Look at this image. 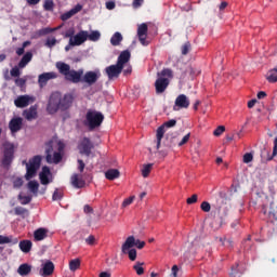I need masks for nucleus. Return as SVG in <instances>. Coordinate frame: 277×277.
I'll use <instances>...</instances> for the list:
<instances>
[{
  "instance_id": "1",
  "label": "nucleus",
  "mask_w": 277,
  "mask_h": 277,
  "mask_svg": "<svg viewBox=\"0 0 277 277\" xmlns=\"http://www.w3.org/2000/svg\"><path fill=\"white\" fill-rule=\"evenodd\" d=\"M131 52L129 50L122 51L118 57L116 65H110L106 67V75L108 79H118L120 77V72L124 75H131Z\"/></svg>"
},
{
  "instance_id": "2",
  "label": "nucleus",
  "mask_w": 277,
  "mask_h": 277,
  "mask_svg": "<svg viewBox=\"0 0 277 277\" xmlns=\"http://www.w3.org/2000/svg\"><path fill=\"white\" fill-rule=\"evenodd\" d=\"M72 106V95L65 94L62 95L60 92H54L51 94L49 98V103L47 106L48 114H57V111H66V109H70Z\"/></svg>"
},
{
  "instance_id": "3",
  "label": "nucleus",
  "mask_w": 277,
  "mask_h": 277,
  "mask_svg": "<svg viewBox=\"0 0 277 277\" xmlns=\"http://www.w3.org/2000/svg\"><path fill=\"white\" fill-rule=\"evenodd\" d=\"M64 151V144L57 137H53L45 148L47 162L48 163H60L62 161V153Z\"/></svg>"
},
{
  "instance_id": "4",
  "label": "nucleus",
  "mask_w": 277,
  "mask_h": 277,
  "mask_svg": "<svg viewBox=\"0 0 277 277\" xmlns=\"http://www.w3.org/2000/svg\"><path fill=\"white\" fill-rule=\"evenodd\" d=\"M172 79V69H163L158 72V78L155 82L156 92L161 94L166 92L168 85H170V80Z\"/></svg>"
},
{
  "instance_id": "5",
  "label": "nucleus",
  "mask_w": 277,
  "mask_h": 277,
  "mask_svg": "<svg viewBox=\"0 0 277 277\" xmlns=\"http://www.w3.org/2000/svg\"><path fill=\"white\" fill-rule=\"evenodd\" d=\"M103 120H105L103 113L97 110H88L85 116V127H89V129H97V127L103 124Z\"/></svg>"
},
{
  "instance_id": "6",
  "label": "nucleus",
  "mask_w": 277,
  "mask_h": 277,
  "mask_svg": "<svg viewBox=\"0 0 277 277\" xmlns=\"http://www.w3.org/2000/svg\"><path fill=\"white\" fill-rule=\"evenodd\" d=\"M41 161L42 159L40 156H35L28 162H23L26 166V181H31V179H35V176L38 174V170H40Z\"/></svg>"
},
{
  "instance_id": "7",
  "label": "nucleus",
  "mask_w": 277,
  "mask_h": 277,
  "mask_svg": "<svg viewBox=\"0 0 277 277\" xmlns=\"http://www.w3.org/2000/svg\"><path fill=\"white\" fill-rule=\"evenodd\" d=\"M65 38H69L70 44L74 47H81L88 40V30H81L75 35V29L70 28L66 31Z\"/></svg>"
},
{
  "instance_id": "8",
  "label": "nucleus",
  "mask_w": 277,
  "mask_h": 277,
  "mask_svg": "<svg viewBox=\"0 0 277 277\" xmlns=\"http://www.w3.org/2000/svg\"><path fill=\"white\" fill-rule=\"evenodd\" d=\"M172 127H176V120L175 119H171V120L164 122L161 127H159L157 129V133H156V140H157L156 148H157V150H159V148L161 146V140H163V135L166 134V129H172Z\"/></svg>"
},
{
  "instance_id": "9",
  "label": "nucleus",
  "mask_w": 277,
  "mask_h": 277,
  "mask_svg": "<svg viewBox=\"0 0 277 277\" xmlns=\"http://www.w3.org/2000/svg\"><path fill=\"white\" fill-rule=\"evenodd\" d=\"M3 159H2V163L3 166H10V163H12V160L14 159V144L5 142L3 144Z\"/></svg>"
},
{
  "instance_id": "10",
  "label": "nucleus",
  "mask_w": 277,
  "mask_h": 277,
  "mask_svg": "<svg viewBox=\"0 0 277 277\" xmlns=\"http://www.w3.org/2000/svg\"><path fill=\"white\" fill-rule=\"evenodd\" d=\"M101 79V71H87L84 75H82V83H88V85H94Z\"/></svg>"
},
{
  "instance_id": "11",
  "label": "nucleus",
  "mask_w": 277,
  "mask_h": 277,
  "mask_svg": "<svg viewBox=\"0 0 277 277\" xmlns=\"http://www.w3.org/2000/svg\"><path fill=\"white\" fill-rule=\"evenodd\" d=\"M36 97L31 95H21L16 100H14L15 107H18L21 109L25 107H29L31 103H35Z\"/></svg>"
},
{
  "instance_id": "12",
  "label": "nucleus",
  "mask_w": 277,
  "mask_h": 277,
  "mask_svg": "<svg viewBox=\"0 0 277 277\" xmlns=\"http://www.w3.org/2000/svg\"><path fill=\"white\" fill-rule=\"evenodd\" d=\"M189 107V97L185 94H180L175 98V103L173 106L174 111H180V109H187Z\"/></svg>"
},
{
  "instance_id": "13",
  "label": "nucleus",
  "mask_w": 277,
  "mask_h": 277,
  "mask_svg": "<svg viewBox=\"0 0 277 277\" xmlns=\"http://www.w3.org/2000/svg\"><path fill=\"white\" fill-rule=\"evenodd\" d=\"M39 179L41 185H49V183H53V173H51V169H49V167H43L39 173Z\"/></svg>"
},
{
  "instance_id": "14",
  "label": "nucleus",
  "mask_w": 277,
  "mask_h": 277,
  "mask_svg": "<svg viewBox=\"0 0 277 277\" xmlns=\"http://www.w3.org/2000/svg\"><path fill=\"white\" fill-rule=\"evenodd\" d=\"M147 36H148V25L146 24L138 25L137 37L141 44H143V47H148V41H146Z\"/></svg>"
},
{
  "instance_id": "15",
  "label": "nucleus",
  "mask_w": 277,
  "mask_h": 277,
  "mask_svg": "<svg viewBox=\"0 0 277 277\" xmlns=\"http://www.w3.org/2000/svg\"><path fill=\"white\" fill-rule=\"evenodd\" d=\"M83 69H79L78 71L75 69H70L69 74L65 76L67 81H71V83H79L82 81Z\"/></svg>"
},
{
  "instance_id": "16",
  "label": "nucleus",
  "mask_w": 277,
  "mask_h": 277,
  "mask_svg": "<svg viewBox=\"0 0 277 277\" xmlns=\"http://www.w3.org/2000/svg\"><path fill=\"white\" fill-rule=\"evenodd\" d=\"M78 150L80 155H87V157H89L92 150V143L90 142V138H82L78 145Z\"/></svg>"
},
{
  "instance_id": "17",
  "label": "nucleus",
  "mask_w": 277,
  "mask_h": 277,
  "mask_svg": "<svg viewBox=\"0 0 277 277\" xmlns=\"http://www.w3.org/2000/svg\"><path fill=\"white\" fill-rule=\"evenodd\" d=\"M51 79H57V74L55 71L39 75L38 83L40 88H44V85H47L48 81H51Z\"/></svg>"
},
{
  "instance_id": "18",
  "label": "nucleus",
  "mask_w": 277,
  "mask_h": 277,
  "mask_svg": "<svg viewBox=\"0 0 277 277\" xmlns=\"http://www.w3.org/2000/svg\"><path fill=\"white\" fill-rule=\"evenodd\" d=\"M55 272V264L51 261H47L42 264V267L39 272L40 276H51Z\"/></svg>"
},
{
  "instance_id": "19",
  "label": "nucleus",
  "mask_w": 277,
  "mask_h": 277,
  "mask_svg": "<svg viewBox=\"0 0 277 277\" xmlns=\"http://www.w3.org/2000/svg\"><path fill=\"white\" fill-rule=\"evenodd\" d=\"M10 131L12 133H18L23 129V118L15 117L9 123Z\"/></svg>"
},
{
  "instance_id": "20",
  "label": "nucleus",
  "mask_w": 277,
  "mask_h": 277,
  "mask_svg": "<svg viewBox=\"0 0 277 277\" xmlns=\"http://www.w3.org/2000/svg\"><path fill=\"white\" fill-rule=\"evenodd\" d=\"M23 116L29 121L31 122V120H36V118H38V106L34 105L30 106L28 109H25L23 111Z\"/></svg>"
},
{
  "instance_id": "21",
  "label": "nucleus",
  "mask_w": 277,
  "mask_h": 277,
  "mask_svg": "<svg viewBox=\"0 0 277 277\" xmlns=\"http://www.w3.org/2000/svg\"><path fill=\"white\" fill-rule=\"evenodd\" d=\"M71 185L76 187V189H81V187H85V181L83 180V175L74 173L71 175Z\"/></svg>"
},
{
  "instance_id": "22",
  "label": "nucleus",
  "mask_w": 277,
  "mask_h": 277,
  "mask_svg": "<svg viewBox=\"0 0 277 277\" xmlns=\"http://www.w3.org/2000/svg\"><path fill=\"white\" fill-rule=\"evenodd\" d=\"M136 239L133 236H130L126 239L124 243L121 247V252L123 254H127L128 250H131V248H134Z\"/></svg>"
},
{
  "instance_id": "23",
  "label": "nucleus",
  "mask_w": 277,
  "mask_h": 277,
  "mask_svg": "<svg viewBox=\"0 0 277 277\" xmlns=\"http://www.w3.org/2000/svg\"><path fill=\"white\" fill-rule=\"evenodd\" d=\"M81 4L76 5L74 9L62 15V21H68V18H72V16H75V14H78V12H81Z\"/></svg>"
},
{
  "instance_id": "24",
  "label": "nucleus",
  "mask_w": 277,
  "mask_h": 277,
  "mask_svg": "<svg viewBox=\"0 0 277 277\" xmlns=\"http://www.w3.org/2000/svg\"><path fill=\"white\" fill-rule=\"evenodd\" d=\"M56 68L61 75H64V77H67L70 71V65L62 62L56 63Z\"/></svg>"
},
{
  "instance_id": "25",
  "label": "nucleus",
  "mask_w": 277,
  "mask_h": 277,
  "mask_svg": "<svg viewBox=\"0 0 277 277\" xmlns=\"http://www.w3.org/2000/svg\"><path fill=\"white\" fill-rule=\"evenodd\" d=\"M105 177L108 181H116V179H120V171L118 169H109L105 172Z\"/></svg>"
},
{
  "instance_id": "26",
  "label": "nucleus",
  "mask_w": 277,
  "mask_h": 277,
  "mask_svg": "<svg viewBox=\"0 0 277 277\" xmlns=\"http://www.w3.org/2000/svg\"><path fill=\"white\" fill-rule=\"evenodd\" d=\"M31 60H34V54L31 52H27L19 61L18 68H25V66H27Z\"/></svg>"
},
{
  "instance_id": "27",
  "label": "nucleus",
  "mask_w": 277,
  "mask_h": 277,
  "mask_svg": "<svg viewBox=\"0 0 277 277\" xmlns=\"http://www.w3.org/2000/svg\"><path fill=\"white\" fill-rule=\"evenodd\" d=\"M11 183H12L13 189H21L25 182L23 181V177L18 175H13L11 177Z\"/></svg>"
},
{
  "instance_id": "28",
  "label": "nucleus",
  "mask_w": 277,
  "mask_h": 277,
  "mask_svg": "<svg viewBox=\"0 0 277 277\" xmlns=\"http://www.w3.org/2000/svg\"><path fill=\"white\" fill-rule=\"evenodd\" d=\"M17 274H19V276H29V274H31V265L29 264L19 265V267L17 268Z\"/></svg>"
},
{
  "instance_id": "29",
  "label": "nucleus",
  "mask_w": 277,
  "mask_h": 277,
  "mask_svg": "<svg viewBox=\"0 0 277 277\" xmlns=\"http://www.w3.org/2000/svg\"><path fill=\"white\" fill-rule=\"evenodd\" d=\"M48 233H49V230H47L44 228H39V229L35 230L34 237H35L36 241H42V239H47Z\"/></svg>"
},
{
  "instance_id": "30",
  "label": "nucleus",
  "mask_w": 277,
  "mask_h": 277,
  "mask_svg": "<svg viewBox=\"0 0 277 277\" xmlns=\"http://www.w3.org/2000/svg\"><path fill=\"white\" fill-rule=\"evenodd\" d=\"M123 40V37H122V34L120 32H115L111 38H110V44L113 47H120V42H122Z\"/></svg>"
},
{
  "instance_id": "31",
  "label": "nucleus",
  "mask_w": 277,
  "mask_h": 277,
  "mask_svg": "<svg viewBox=\"0 0 277 277\" xmlns=\"http://www.w3.org/2000/svg\"><path fill=\"white\" fill-rule=\"evenodd\" d=\"M266 80L268 83H276L277 82V69H269L266 74Z\"/></svg>"
},
{
  "instance_id": "32",
  "label": "nucleus",
  "mask_w": 277,
  "mask_h": 277,
  "mask_svg": "<svg viewBox=\"0 0 277 277\" xmlns=\"http://www.w3.org/2000/svg\"><path fill=\"white\" fill-rule=\"evenodd\" d=\"M151 171H153V163L143 164L141 169V174L143 179H148Z\"/></svg>"
},
{
  "instance_id": "33",
  "label": "nucleus",
  "mask_w": 277,
  "mask_h": 277,
  "mask_svg": "<svg viewBox=\"0 0 277 277\" xmlns=\"http://www.w3.org/2000/svg\"><path fill=\"white\" fill-rule=\"evenodd\" d=\"M27 187L31 194L38 196V188L40 187V184L37 181H29Z\"/></svg>"
},
{
  "instance_id": "34",
  "label": "nucleus",
  "mask_w": 277,
  "mask_h": 277,
  "mask_svg": "<svg viewBox=\"0 0 277 277\" xmlns=\"http://www.w3.org/2000/svg\"><path fill=\"white\" fill-rule=\"evenodd\" d=\"M88 40H90L91 42H98V40H101V31L93 30L91 32H88Z\"/></svg>"
},
{
  "instance_id": "35",
  "label": "nucleus",
  "mask_w": 277,
  "mask_h": 277,
  "mask_svg": "<svg viewBox=\"0 0 277 277\" xmlns=\"http://www.w3.org/2000/svg\"><path fill=\"white\" fill-rule=\"evenodd\" d=\"M19 250L22 252H29L31 250V241L30 240H23L19 242Z\"/></svg>"
},
{
  "instance_id": "36",
  "label": "nucleus",
  "mask_w": 277,
  "mask_h": 277,
  "mask_svg": "<svg viewBox=\"0 0 277 277\" xmlns=\"http://www.w3.org/2000/svg\"><path fill=\"white\" fill-rule=\"evenodd\" d=\"M81 267V260L74 259L69 262V269L70 272H77Z\"/></svg>"
},
{
  "instance_id": "37",
  "label": "nucleus",
  "mask_w": 277,
  "mask_h": 277,
  "mask_svg": "<svg viewBox=\"0 0 277 277\" xmlns=\"http://www.w3.org/2000/svg\"><path fill=\"white\" fill-rule=\"evenodd\" d=\"M134 200H135V196H130L126 198L121 203V209H127V207H130V205H133Z\"/></svg>"
},
{
  "instance_id": "38",
  "label": "nucleus",
  "mask_w": 277,
  "mask_h": 277,
  "mask_svg": "<svg viewBox=\"0 0 277 277\" xmlns=\"http://www.w3.org/2000/svg\"><path fill=\"white\" fill-rule=\"evenodd\" d=\"M142 265H144V263L136 262L133 266V269L136 272L137 276H142V274H144V267H142Z\"/></svg>"
},
{
  "instance_id": "39",
  "label": "nucleus",
  "mask_w": 277,
  "mask_h": 277,
  "mask_svg": "<svg viewBox=\"0 0 277 277\" xmlns=\"http://www.w3.org/2000/svg\"><path fill=\"white\" fill-rule=\"evenodd\" d=\"M18 200L21 205H29L31 202V196H23V194H19Z\"/></svg>"
},
{
  "instance_id": "40",
  "label": "nucleus",
  "mask_w": 277,
  "mask_h": 277,
  "mask_svg": "<svg viewBox=\"0 0 277 277\" xmlns=\"http://www.w3.org/2000/svg\"><path fill=\"white\" fill-rule=\"evenodd\" d=\"M55 44H57V39H55V37H50L47 39L45 47H48L49 49H53Z\"/></svg>"
},
{
  "instance_id": "41",
  "label": "nucleus",
  "mask_w": 277,
  "mask_h": 277,
  "mask_svg": "<svg viewBox=\"0 0 277 277\" xmlns=\"http://www.w3.org/2000/svg\"><path fill=\"white\" fill-rule=\"evenodd\" d=\"M190 137H192V133H187L186 135H184L182 137V140L180 142H177V146H180V147L185 146V144H187V142H189Z\"/></svg>"
},
{
  "instance_id": "42",
  "label": "nucleus",
  "mask_w": 277,
  "mask_h": 277,
  "mask_svg": "<svg viewBox=\"0 0 277 277\" xmlns=\"http://www.w3.org/2000/svg\"><path fill=\"white\" fill-rule=\"evenodd\" d=\"M127 254L129 255L130 261H135L137 259V250L135 249L128 250Z\"/></svg>"
},
{
  "instance_id": "43",
  "label": "nucleus",
  "mask_w": 277,
  "mask_h": 277,
  "mask_svg": "<svg viewBox=\"0 0 277 277\" xmlns=\"http://www.w3.org/2000/svg\"><path fill=\"white\" fill-rule=\"evenodd\" d=\"M254 156L251 153H247L243 155L242 161L243 163H252Z\"/></svg>"
},
{
  "instance_id": "44",
  "label": "nucleus",
  "mask_w": 277,
  "mask_h": 277,
  "mask_svg": "<svg viewBox=\"0 0 277 277\" xmlns=\"http://www.w3.org/2000/svg\"><path fill=\"white\" fill-rule=\"evenodd\" d=\"M224 131H226V128L224 126H219L214 130L213 135H215V137H220V135H222V133H224Z\"/></svg>"
},
{
  "instance_id": "45",
  "label": "nucleus",
  "mask_w": 277,
  "mask_h": 277,
  "mask_svg": "<svg viewBox=\"0 0 277 277\" xmlns=\"http://www.w3.org/2000/svg\"><path fill=\"white\" fill-rule=\"evenodd\" d=\"M21 67H13L11 69V77H21Z\"/></svg>"
},
{
  "instance_id": "46",
  "label": "nucleus",
  "mask_w": 277,
  "mask_h": 277,
  "mask_svg": "<svg viewBox=\"0 0 277 277\" xmlns=\"http://www.w3.org/2000/svg\"><path fill=\"white\" fill-rule=\"evenodd\" d=\"M201 210H203L205 213H209V211H211V203L203 201L201 203Z\"/></svg>"
},
{
  "instance_id": "47",
  "label": "nucleus",
  "mask_w": 277,
  "mask_h": 277,
  "mask_svg": "<svg viewBox=\"0 0 277 277\" xmlns=\"http://www.w3.org/2000/svg\"><path fill=\"white\" fill-rule=\"evenodd\" d=\"M142 5H144V0H133L132 2V8H134V10L142 8Z\"/></svg>"
},
{
  "instance_id": "48",
  "label": "nucleus",
  "mask_w": 277,
  "mask_h": 277,
  "mask_svg": "<svg viewBox=\"0 0 277 277\" xmlns=\"http://www.w3.org/2000/svg\"><path fill=\"white\" fill-rule=\"evenodd\" d=\"M190 49H192V45L189 43H185L182 47V55H187V53H189Z\"/></svg>"
},
{
  "instance_id": "49",
  "label": "nucleus",
  "mask_w": 277,
  "mask_h": 277,
  "mask_svg": "<svg viewBox=\"0 0 277 277\" xmlns=\"http://www.w3.org/2000/svg\"><path fill=\"white\" fill-rule=\"evenodd\" d=\"M25 83H27V80L24 78L15 79V84L18 85V88H23V85H25Z\"/></svg>"
},
{
  "instance_id": "50",
  "label": "nucleus",
  "mask_w": 277,
  "mask_h": 277,
  "mask_svg": "<svg viewBox=\"0 0 277 277\" xmlns=\"http://www.w3.org/2000/svg\"><path fill=\"white\" fill-rule=\"evenodd\" d=\"M187 205H195V202H198V195H193L186 200Z\"/></svg>"
},
{
  "instance_id": "51",
  "label": "nucleus",
  "mask_w": 277,
  "mask_h": 277,
  "mask_svg": "<svg viewBox=\"0 0 277 277\" xmlns=\"http://www.w3.org/2000/svg\"><path fill=\"white\" fill-rule=\"evenodd\" d=\"M43 8H44V10H48V11L53 10V1H52V0H47V1L44 2Z\"/></svg>"
},
{
  "instance_id": "52",
  "label": "nucleus",
  "mask_w": 277,
  "mask_h": 277,
  "mask_svg": "<svg viewBox=\"0 0 277 277\" xmlns=\"http://www.w3.org/2000/svg\"><path fill=\"white\" fill-rule=\"evenodd\" d=\"M62 199V192L56 189L52 196V200H61Z\"/></svg>"
},
{
  "instance_id": "53",
  "label": "nucleus",
  "mask_w": 277,
  "mask_h": 277,
  "mask_svg": "<svg viewBox=\"0 0 277 277\" xmlns=\"http://www.w3.org/2000/svg\"><path fill=\"white\" fill-rule=\"evenodd\" d=\"M171 276L172 277H179V266L177 265H173L171 268Z\"/></svg>"
},
{
  "instance_id": "54",
  "label": "nucleus",
  "mask_w": 277,
  "mask_h": 277,
  "mask_svg": "<svg viewBox=\"0 0 277 277\" xmlns=\"http://www.w3.org/2000/svg\"><path fill=\"white\" fill-rule=\"evenodd\" d=\"M0 243H12V238L6 236H0Z\"/></svg>"
},
{
  "instance_id": "55",
  "label": "nucleus",
  "mask_w": 277,
  "mask_h": 277,
  "mask_svg": "<svg viewBox=\"0 0 277 277\" xmlns=\"http://www.w3.org/2000/svg\"><path fill=\"white\" fill-rule=\"evenodd\" d=\"M84 169H85V163L83 162V160L79 159L78 160V170H79V172H83Z\"/></svg>"
},
{
  "instance_id": "56",
  "label": "nucleus",
  "mask_w": 277,
  "mask_h": 277,
  "mask_svg": "<svg viewBox=\"0 0 277 277\" xmlns=\"http://www.w3.org/2000/svg\"><path fill=\"white\" fill-rule=\"evenodd\" d=\"M134 246H136V248H138V250H142V248H144V246H146V242L136 239Z\"/></svg>"
},
{
  "instance_id": "57",
  "label": "nucleus",
  "mask_w": 277,
  "mask_h": 277,
  "mask_svg": "<svg viewBox=\"0 0 277 277\" xmlns=\"http://www.w3.org/2000/svg\"><path fill=\"white\" fill-rule=\"evenodd\" d=\"M106 8L107 10H114V8H116V2L114 1L106 2Z\"/></svg>"
},
{
  "instance_id": "58",
  "label": "nucleus",
  "mask_w": 277,
  "mask_h": 277,
  "mask_svg": "<svg viewBox=\"0 0 277 277\" xmlns=\"http://www.w3.org/2000/svg\"><path fill=\"white\" fill-rule=\"evenodd\" d=\"M94 241H95L94 236H89V237L87 238V243H89V246L94 245Z\"/></svg>"
},
{
  "instance_id": "59",
  "label": "nucleus",
  "mask_w": 277,
  "mask_h": 277,
  "mask_svg": "<svg viewBox=\"0 0 277 277\" xmlns=\"http://www.w3.org/2000/svg\"><path fill=\"white\" fill-rule=\"evenodd\" d=\"M276 155H277V137L274 141L273 157H276Z\"/></svg>"
},
{
  "instance_id": "60",
  "label": "nucleus",
  "mask_w": 277,
  "mask_h": 277,
  "mask_svg": "<svg viewBox=\"0 0 277 277\" xmlns=\"http://www.w3.org/2000/svg\"><path fill=\"white\" fill-rule=\"evenodd\" d=\"M83 211H84V213H93V209H92V207H90V206H84V208H83Z\"/></svg>"
},
{
  "instance_id": "61",
  "label": "nucleus",
  "mask_w": 277,
  "mask_h": 277,
  "mask_svg": "<svg viewBox=\"0 0 277 277\" xmlns=\"http://www.w3.org/2000/svg\"><path fill=\"white\" fill-rule=\"evenodd\" d=\"M255 105H256V100H251L248 102L249 109H252V107H254Z\"/></svg>"
},
{
  "instance_id": "62",
  "label": "nucleus",
  "mask_w": 277,
  "mask_h": 277,
  "mask_svg": "<svg viewBox=\"0 0 277 277\" xmlns=\"http://www.w3.org/2000/svg\"><path fill=\"white\" fill-rule=\"evenodd\" d=\"M265 96H267V93H265V91H260V92L258 93V98H260V100L265 98Z\"/></svg>"
},
{
  "instance_id": "63",
  "label": "nucleus",
  "mask_w": 277,
  "mask_h": 277,
  "mask_svg": "<svg viewBox=\"0 0 277 277\" xmlns=\"http://www.w3.org/2000/svg\"><path fill=\"white\" fill-rule=\"evenodd\" d=\"M16 53H17V55H23V53H25V48H18L17 50H16Z\"/></svg>"
},
{
  "instance_id": "64",
  "label": "nucleus",
  "mask_w": 277,
  "mask_h": 277,
  "mask_svg": "<svg viewBox=\"0 0 277 277\" xmlns=\"http://www.w3.org/2000/svg\"><path fill=\"white\" fill-rule=\"evenodd\" d=\"M100 277H111V274L107 273V272H102L100 274Z\"/></svg>"
}]
</instances>
